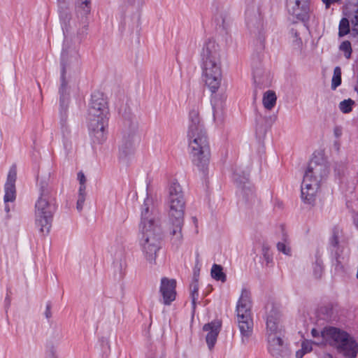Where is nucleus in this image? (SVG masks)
<instances>
[{"label":"nucleus","instance_id":"f257e3e1","mask_svg":"<svg viewBox=\"0 0 358 358\" xmlns=\"http://www.w3.org/2000/svg\"><path fill=\"white\" fill-rule=\"evenodd\" d=\"M140 231L139 244L143 257L154 264L161 248L162 229L154 199L149 196L141 206Z\"/></svg>","mask_w":358,"mask_h":358},{"label":"nucleus","instance_id":"f03ea898","mask_svg":"<svg viewBox=\"0 0 358 358\" xmlns=\"http://www.w3.org/2000/svg\"><path fill=\"white\" fill-rule=\"evenodd\" d=\"M200 57L202 80L211 93L215 94L222 80L220 46L213 39L207 40L202 47Z\"/></svg>","mask_w":358,"mask_h":358},{"label":"nucleus","instance_id":"7ed1b4c3","mask_svg":"<svg viewBox=\"0 0 358 358\" xmlns=\"http://www.w3.org/2000/svg\"><path fill=\"white\" fill-rule=\"evenodd\" d=\"M58 11L64 36L71 32H76L79 36L87 34L91 0H76V17L73 20L65 0H58Z\"/></svg>","mask_w":358,"mask_h":358},{"label":"nucleus","instance_id":"20e7f679","mask_svg":"<svg viewBox=\"0 0 358 358\" xmlns=\"http://www.w3.org/2000/svg\"><path fill=\"white\" fill-rule=\"evenodd\" d=\"M328 174V166L322 159L314 157L310 161L301 185V197L304 203H315L321 185Z\"/></svg>","mask_w":358,"mask_h":358},{"label":"nucleus","instance_id":"39448f33","mask_svg":"<svg viewBox=\"0 0 358 358\" xmlns=\"http://www.w3.org/2000/svg\"><path fill=\"white\" fill-rule=\"evenodd\" d=\"M108 108L103 95L96 92L92 94L88 108V128L94 142L102 143L106 139Z\"/></svg>","mask_w":358,"mask_h":358},{"label":"nucleus","instance_id":"423d86ee","mask_svg":"<svg viewBox=\"0 0 358 358\" xmlns=\"http://www.w3.org/2000/svg\"><path fill=\"white\" fill-rule=\"evenodd\" d=\"M184 195L180 185L176 180L172 181L169 187V196L166 201L170 221L173 225L171 231L172 242L179 245L182 241V226L185 210Z\"/></svg>","mask_w":358,"mask_h":358},{"label":"nucleus","instance_id":"0eeeda50","mask_svg":"<svg viewBox=\"0 0 358 358\" xmlns=\"http://www.w3.org/2000/svg\"><path fill=\"white\" fill-rule=\"evenodd\" d=\"M55 210V204L50 196L48 185L45 181H41L34 211L35 225L41 233H49Z\"/></svg>","mask_w":358,"mask_h":358},{"label":"nucleus","instance_id":"6e6552de","mask_svg":"<svg viewBox=\"0 0 358 358\" xmlns=\"http://www.w3.org/2000/svg\"><path fill=\"white\" fill-rule=\"evenodd\" d=\"M78 51L75 46L69 45L64 42L62 52V84L59 89L60 105H59V118L61 128L63 131H67V108H68V94L67 85L65 80V74L69 66L78 62Z\"/></svg>","mask_w":358,"mask_h":358},{"label":"nucleus","instance_id":"1a4fd4ad","mask_svg":"<svg viewBox=\"0 0 358 358\" xmlns=\"http://www.w3.org/2000/svg\"><path fill=\"white\" fill-rule=\"evenodd\" d=\"M322 336L324 341L321 343H329L335 347L343 355L353 358L358 352V345L348 334L334 327L324 329Z\"/></svg>","mask_w":358,"mask_h":358},{"label":"nucleus","instance_id":"9d476101","mask_svg":"<svg viewBox=\"0 0 358 358\" xmlns=\"http://www.w3.org/2000/svg\"><path fill=\"white\" fill-rule=\"evenodd\" d=\"M187 138L194 164L204 171L210 159V147L206 131L187 133Z\"/></svg>","mask_w":358,"mask_h":358},{"label":"nucleus","instance_id":"9b49d317","mask_svg":"<svg viewBox=\"0 0 358 358\" xmlns=\"http://www.w3.org/2000/svg\"><path fill=\"white\" fill-rule=\"evenodd\" d=\"M236 321L241 333V343L246 345L249 343L253 334V320L252 310H236Z\"/></svg>","mask_w":358,"mask_h":358},{"label":"nucleus","instance_id":"f8f14e48","mask_svg":"<svg viewBox=\"0 0 358 358\" xmlns=\"http://www.w3.org/2000/svg\"><path fill=\"white\" fill-rule=\"evenodd\" d=\"M17 179V169L15 166H12L8 173L6 182L4 185L3 202L5 204L4 210L7 214V217H10L9 213L13 208L12 204L16 199L15 182Z\"/></svg>","mask_w":358,"mask_h":358},{"label":"nucleus","instance_id":"ddd939ff","mask_svg":"<svg viewBox=\"0 0 358 358\" xmlns=\"http://www.w3.org/2000/svg\"><path fill=\"white\" fill-rule=\"evenodd\" d=\"M287 8L299 21L305 22L310 18V0H287Z\"/></svg>","mask_w":358,"mask_h":358},{"label":"nucleus","instance_id":"4468645a","mask_svg":"<svg viewBox=\"0 0 358 358\" xmlns=\"http://www.w3.org/2000/svg\"><path fill=\"white\" fill-rule=\"evenodd\" d=\"M136 145V136L134 132L125 133L122 136L119 148V157L122 162L134 155Z\"/></svg>","mask_w":358,"mask_h":358},{"label":"nucleus","instance_id":"2eb2a0df","mask_svg":"<svg viewBox=\"0 0 358 358\" xmlns=\"http://www.w3.org/2000/svg\"><path fill=\"white\" fill-rule=\"evenodd\" d=\"M176 281L174 279H169L164 277L161 279L159 292L162 297V303L169 306L175 301L176 296Z\"/></svg>","mask_w":358,"mask_h":358},{"label":"nucleus","instance_id":"dca6fc26","mask_svg":"<svg viewBox=\"0 0 358 358\" xmlns=\"http://www.w3.org/2000/svg\"><path fill=\"white\" fill-rule=\"evenodd\" d=\"M249 171L241 172L236 170L234 173V180L241 189V194L246 199H252L255 196L253 186L249 182Z\"/></svg>","mask_w":358,"mask_h":358},{"label":"nucleus","instance_id":"f3484780","mask_svg":"<svg viewBox=\"0 0 358 358\" xmlns=\"http://www.w3.org/2000/svg\"><path fill=\"white\" fill-rule=\"evenodd\" d=\"M221 322L214 320L206 324L203 327V331L206 332V341L209 350H212L216 343L217 338L221 329Z\"/></svg>","mask_w":358,"mask_h":358},{"label":"nucleus","instance_id":"a211bd4d","mask_svg":"<svg viewBox=\"0 0 358 358\" xmlns=\"http://www.w3.org/2000/svg\"><path fill=\"white\" fill-rule=\"evenodd\" d=\"M224 97H219L217 94L211 98L213 121L217 125L221 124L224 121Z\"/></svg>","mask_w":358,"mask_h":358},{"label":"nucleus","instance_id":"6ab92c4d","mask_svg":"<svg viewBox=\"0 0 358 358\" xmlns=\"http://www.w3.org/2000/svg\"><path fill=\"white\" fill-rule=\"evenodd\" d=\"M278 334H282L280 314L276 310L272 309L266 317V336Z\"/></svg>","mask_w":358,"mask_h":358},{"label":"nucleus","instance_id":"aec40b11","mask_svg":"<svg viewBox=\"0 0 358 358\" xmlns=\"http://www.w3.org/2000/svg\"><path fill=\"white\" fill-rule=\"evenodd\" d=\"M187 133L205 131L203 122L197 107H193L189 112Z\"/></svg>","mask_w":358,"mask_h":358},{"label":"nucleus","instance_id":"412c9836","mask_svg":"<svg viewBox=\"0 0 358 358\" xmlns=\"http://www.w3.org/2000/svg\"><path fill=\"white\" fill-rule=\"evenodd\" d=\"M282 334L267 336L268 349L273 356H278L283 350Z\"/></svg>","mask_w":358,"mask_h":358},{"label":"nucleus","instance_id":"4be33fe9","mask_svg":"<svg viewBox=\"0 0 358 358\" xmlns=\"http://www.w3.org/2000/svg\"><path fill=\"white\" fill-rule=\"evenodd\" d=\"M216 25L223 29L227 30L231 22L229 12L224 7H220L217 9L214 15Z\"/></svg>","mask_w":358,"mask_h":358},{"label":"nucleus","instance_id":"5701e85b","mask_svg":"<svg viewBox=\"0 0 358 358\" xmlns=\"http://www.w3.org/2000/svg\"><path fill=\"white\" fill-rule=\"evenodd\" d=\"M345 8L349 13L348 17L350 18L352 24V31L358 34V0H349L346 3Z\"/></svg>","mask_w":358,"mask_h":358},{"label":"nucleus","instance_id":"b1692460","mask_svg":"<svg viewBox=\"0 0 358 358\" xmlns=\"http://www.w3.org/2000/svg\"><path fill=\"white\" fill-rule=\"evenodd\" d=\"M252 303L251 299V294L246 289H243L241 296L238 300L236 310L245 309L252 310Z\"/></svg>","mask_w":358,"mask_h":358},{"label":"nucleus","instance_id":"393cba45","mask_svg":"<svg viewBox=\"0 0 358 358\" xmlns=\"http://www.w3.org/2000/svg\"><path fill=\"white\" fill-rule=\"evenodd\" d=\"M111 252L114 255V266L116 267L120 273H122L126 266L124 248L122 246L117 251L116 248H113V247Z\"/></svg>","mask_w":358,"mask_h":358},{"label":"nucleus","instance_id":"a878e982","mask_svg":"<svg viewBox=\"0 0 358 358\" xmlns=\"http://www.w3.org/2000/svg\"><path fill=\"white\" fill-rule=\"evenodd\" d=\"M276 100L275 93L273 91L268 90L263 95L262 103L266 109L271 110L275 106Z\"/></svg>","mask_w":358,"mask_h":358},{"label":"nucleus","instance_id":"bb28decb","mask_svg":"<svg viewBox=\"0 0 358 358\" xmlns=\"http://www.w3.org/2000/svg\"><path fill=\"white\" fill-rule=\"evenodd\" d=\"M210 274L212 278L215 280L222 282L227 280L226 274L223 272V268L221 265L214 264L211 268Z\"/></svg>","mask_w":358,"mask_h":358},{"label":"nucleus","instance_id":"cd10ccee","mask_svg":"<svg viewBox=\"0 0 358 358\" xmlns=\"http://www.w3.org/2000/svg\"><path fill=\"white\" fill-rule=\"evenodd\" d=\"M190 296L192 299V304L193 310L195 309L196 302L199 297V284H198V276L194 275L193 281L190 285Z\"/></svg>","mask_w":358,"mask_h":358},{"label":"nucleus","instance_id":"c85d7f7f","mask_svg":"<svg viewBox=\"0 0 358 358\" xmlns=\"http://www.w3.org/2000/svg\"><path fill=\"white\" fill-rule=\"evenodd\" d=\"M313 342L308 340H305L301 343V348L296 351V357L297 358H302L305 354L312 351Z\"/></svg>","mask_w":358,"mask_h":358},{"label":"nucleus","instance_id":"c756f323","mask_svg":"<svg viewBox=\"0 0 358 358\" xmlns=\"http://www.w3.org/2000/svg\"><path fill=\"white\" fill-rule=\"evenodd\" d=\"M341 83V69L336 66L334 70V75L331 80V89L336 90Z\"/></svg>","mask_w":358,"mask_h":358},{"label":"nucleus","instance_id":"7c9ffc66","mask_svg":"<svg viewBox=\"0 0 358 358\" xmlns=\"http://www.w3.org/2000/svg\"><path fill=\"white\" fill-rule=\"evenodd\" d=\"M355 104V101L350 99H345L340 102L339 109L343 113H349L352 110V106Z\"/></svg>","mask_w":358,"mask_h":358},{"label":"nucleus","instance_id":"2f4dec72","mask_svg":"<svg viewBox=\"0 0 358 358\" xmlns=\"http://www.w3.org/2000/svg\"><path fill=\"white\" fill-rule=\"evenodd\" d=\"M350 31L349 20L347 18H343L339 24V36H343Z\"/></svg>","mask_w":358,"mask_h":358},{"label":"nucleus","instance_id":"473e14b6","mask_svg":"<svg viewBox=\"0 0 358 358\" xmlns=\"http://www.w3.org/2000/svg\"><path fill=\"white\" fill-rule=\"evenodd\" d=\"M340 50L344 52V55L349 59L352 53L351 44L348 41H343L340 45Z\"/></svg>","mask_w":358,"mask_h":358},{"label":"nucleus","instance_id":"72a5a7b5","mask_svg":"<svg viewBox=\"0 0 358 358\" xmlns=\"http://www.w3.org/2000/svg\"><path fill=\"white\" fill-rule=\"evenodd\" d=\"M278 250L282 252L283 254L286 255H291V248L289 246V243H287L286 241L284 242H279L277 244Z\"/></svg>","mask_w":358,"mask_h":358},{"label":"nucleus","instance_id":"f704fd0d","mask_svg":"<svg viewBox=\"0 0 358 358\" xmlns=\"http://www.w3.org/2000/svg\"><path fill=\"white\" fill-rule=\"evenodd\" d=\"M262 251H263L264 259L266 262V264H268L273 260V257L269 251V248L268 247L264 246Z\"/></svg>","mask_w":358,"mask_h":358},{"label":"nucleus","instance_id":"c9c22d12","mask_svg":"<svg viewBox=\"0 0 358 358\" xmlns=\"http://www.w3.org/2000/svg\"><path fill=\"white\" fill-rule=\"evenodd\" d=\"M86 195L78 194V201L76 203V208L78 211H81L85 201Z\"/></svg>","mask_w":358,"mask_h":358},{"label":"nucleus","instance_id":"e433bc0d","mask_svg":"<svg viewBox=\"0 0 358 358\" xmlns=\"http://www.w3.org/2000/svg\"><path fill=\"white\" fill-rule=\"evenodd\" d=\"M322 272V265L320 262L317 261L314 264V274L316 278L321 276Z\"/></svg>","mask_w":358,"mask_h":358},{"label":"nucleus","instance_id":"4c0bfd02","mask_svg":"<svg viewBox=\"0 0 358 358\" xmlns=\"http://www.w3.org/2000/svg\"><path fill=\"white\" fill-rule=\"evenodd\" d=\"M323 331H322L321 332L318 331L317 329H313L312 331H311V334L312 336L314 337V338H316L317 336H320V334L321 335V337H322V341H315L314 343L315 345H326L327 343H321L322 342L324 341V340H323L322 338V332Z\"/></svg>","mask_w":358,"mask_h":358},{"label":"nucleus","instance_id":"58836bf2","mask_svg":"<svg viewBox=\"0 0 358 358\" xmlns=\"http://www.w3.org/2000/svg\"><path fill=\"white\" fill-rule=\"evenodd\" d=\"M292 36L293 37V42L295 43L296 45L300 47L302 43V41L301 38L299 37L297 32L294 31V30H292Z\"/></svg>","mask_w":358,"mask_h":358},{"label":"nucleus","instance_id":"ea45409f","mask_svg":"<svg viewBox=\"0 0 358 358\" xmlns=\"http://www.w3.org/2000/svg\"><path fill=\"white\" fill-rule=\"evenodd\" d=\"M343 134V128L341 126H336L334 129V134L336 138H340Z\"/></svg>","mask_w":358,"mask_h":358},{"label":"nucleus","instance_id":"a19ab883","mask_svg":"<svg viewBox=\"0 0 358 358\" xmlns=\"http://www.w3.org/2000/svg\"><path fill=\"white\" fill-rule=\"evenodd\" d=\"M45 317L47 319H49L52 316V313H51V303L50 302H48L46 303V307H45Z\"/></svg>","mask_w":358,"mask_h":358},{"label":"nucleus","instance_id":"79ce46f5","mask_svg":"<svg viewBox=\"0 0 358 358\" xmlns=\"http://www.w3.org/2000/svg\"><path fill=\"white\" fill-rule=\"evenodd\" d=\"M322 1L325 4L327 8H329V6L331 3H334L336 2L338 3H342L341 0H322Z\"/></svg>","mask_w":358,"mask_h":358},{"label":"nucleus","instance_id":"37998d69","mask_svg":"<svg viewBox=\"0 0 358 358\" xmlns=\"http://www.w3.org/2000/svg\"><path fill=\"white\" fill-rule=\"evenodd\" d=\"M78 180H79L80 184H85L86 182V178L84 173L81 171H80L78 173Z\"/></svg>","mask_w":358,"mask_h":358},{"label":"nucleus","instance_id":"c03bdc74","mask_svg":"<svg viewBox=\"0 0 358 358\" xmlns=\"http://www.w3.org/2000/svg\"><path fill=\"white\" fill-rule=\"evenodd\" d=\"M86 185L85 184H80V187H79V189H78V194H84V195H86Z\"/></svg>","mask_w":358,"mask_h":358},{"label":"nucleus","instance_id":"a18cd8bd","mask_svg":"<svg viewBox=\"0 0 358 358\" xmlns=\"http://www.w3.org/2000/svg\"><path fill=\"white\" fill-rule=\"evenodd\" d=\"M331 244L333 246H336L338 244V236L336 234H334L331 240Z\"/></svg>","mask_w":358,"mask_h":358},{"label":"nucleus","instance_id":"49530a36","mask_svg":"<svg viewBox=\"0 0 358 358\" xmlns=\"http://www.w3.org/2000/svg\"><path fill=\"white\" fill-rule=\"evenodd\" d=\"M246 23L250 28H252L254 26L252 20L250 19V17H247Z\"/></svg>","mask_w":358,"mask_h":358},{"label":"nucleus","instance_id":"de8ad7c7","mask_svg":"<svg viewBox=\"0 0 358 358\" xmlns=\"http://www.w3.org/2000/svg\"><path fill=\"white\" fill-rule=\"evenodd\" d=\"M354 222L356 227L358 228V215H356L354 218Z\"/></svg>","mask_w":358,"mask_h":358},{"label":"nucleus","instance_id":"09e8293b","mask_svg":"<svg viewBox=\"0 0 358 358\" xmlns=\"http://www.w3.org/2000/svg\"><path fill=\"white\" fill-rule=\"evenodd\" d=\"M331 358V357H330Z\"/></svg>","mask_w":358,"mask_h":358}]
</instances>
